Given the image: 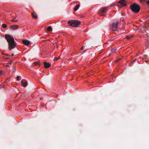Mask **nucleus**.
Returning <instances> with one entry per match:
<instances>
[{
  "label": "nucleus",
  "instance_id": "nucleus-21",
  "mask_svg": "<svg viewBox=\"0 0 149 149\" xmlns=\"http://www.w3.org/2000/svg\"><path fill=\"white\" fill-rule=\"evenodd\" d=\"M3 71L2 70L0 71V75H2L3 74Z\"/></svg>",
  "mask_w": 149,
  "mask_h": 149
},
{
  "label": "nucleus",
  "instance_id": "nucleus-14",
  "mask_svg": "<svg viewBox=\"0 0 149 149\" xmlns=\"http://www.w3.org/2000/svg\"><path fill=\"white\" fill-rule=\"evenodd\" d=\"M132 37V36L129 35L127 36H126V38L128 40H129Z\"/></svg>",
  "mask_w": 149,
  "mask_h": 149
},
{
  "label": "nucleus",
  "instance_id": "nucleus-9",
  "mask_svg": "<svg viewBox=\"0 0 149 149\" xmlns=\"http://www.w3.org/2000/svg\"><path fill=\"white\" fill-rule=\"evenodd\" d=\"M22 43L25 45H28L30 43V42L27 40H24L22 41Z\"/></svg>",
  "mask_w": 149,
  "mask_h": 149
},
{
  "label": "nucleus",
  "instance_id": "nucleus-28",
  "mask_svg": "<svg viewBox=\"0 0 149 149\" xmlns=\"http://www.w3.org/2000/svg\"><path fill=\"white\" fill-rule=\"evenodd\" d=\"M11 63H12V62H10V64H11Z\"/></svg>",
  "mask_w": 149,
  "mask_h": 149
},
{
  "label": "nucleus",
  "instance_id": "nucleus-5",
  "mask_svg": "<svg viewBox=\"0 0 149 149\" xmlns=\"http://www.w3.org/2000/svg\"><path fill=\"white\" fill-rule=\"evenodd\" d=\"M119 3L120 4L119 6L121 7L126 6L127 4L125 0H121L119 1Z\"/></svg>",
  "mask_w": 149,
  "mask_h": 149
},
{
  "label": "nucleus",
  "instance_id": "nucleus-15",
  "mask_svg": "<svg viewBox=\"0 0 149 149\" xmlns=\"http://www.w3.org/2000/svg\"><path fill=\"white\" fill-rule=\"evenodd\" d=\"M117 50L116 49H114L113 48H112L111 49V52L113 53H115V51Z\"/></svg>",
  "mask_w": 149,
  "mask_h": 149
},
{
  "label": "nucleus",
  "instance_id": "nucleus-26",
  "mask_svg": "<svg viewBox=\"0 0 149 149\" xmlns=\"http://www.w3.org/2000/svg\"><path fill=\"white\" fill-rule=\"evenodd\" d=\"M11 56H14V54H11Z\"/></svg>",
  "mask_w": 149,
  "mask_h": 149
},
{
  "label": "nucleus",
  "instance_id": "nucleus-10",
  "mask_svg": "<svg viewBox=\"0 0 149 149\" xmlns=\"http://www.w3.org/2000/svg\"><path fill=\"white\" fill-rule=\"evenodd\" d=\"M51 66V64L49 63L44 62V66L46 68H49Z\"/></svg>",
  "mask_w": 149,
  "mask_h": 149
},
{
  "label": "nucleus",
  "instance_id": "nucleus-3",
  "mask_svg": "<svg viewBox=\"0 0 149 149\" xmlns=\"http://www.w3.org/2000/svg\"><path fill=\"white\" fill-rule=\"evenodd\" d=\"M130 8L132 11L135 13H138L140 10V6L136 3L130 6Z\"/></svg>",
  "mask_w": 149,
  "mask_h": 149
},
{
  "label": "nucleus",
  "instance_id": "nucleus-30",
  "mask_svg": "<svg viewBox=\"0 0 149 149\" xmlns=\"http://www.w3.org/2000/svg\"><path fill=\"white\" fill-rule=\"evenodd\" d=\"M6 58L7 59H8L9 58Z\"/></svg>",
  "mask_w": 149,
  "mask_h": 149
},
{
  "label": "nucleus",
  "instance_id": "nucleus-20",
  "mask_svg": "<svg viewBox=\"0 0 149 149\" xmlns=\"http://www.w3.org/2000/svg\"><path fill=\"white\" fill-rule=\"evenodd\" d=\"M16 79L17 81H19V76H17L16 77Z\"/></svg>",
  "mask_w": 149,
  "mask_h": 149
},
{
  "label": "nucleus",
  "instance_id": "nucleus-17",
  "mask_svg": "<svg viewBox=\"0 0 149 149\" xmlns=\"http://www.w3.org/2000/svg\"><path fill=\"white\" fill-rule=\"evenodd\" d=\"M88 49V48H86L85 46H82L81 48V50H82L83 49Z\"/></svg>",
  "mask_w": 149,
  "mask_h": 149
},
{
  "label": "nucleus",
  "instance_id": "nucleus-4",
  "mask_svg": "<svg viewBox=\"0 0 149 149\" xmlns=\"http://www.w3.org/2000/svg\"><path fill=\"white\" fill-rule=\"evenodd\" d=\"M118 22L113 23H112V28L113 31H116L117 30L118 25Z\"/></svg>",
  "mask_w": 149,
  "mask_h": 149
},
{
  "label": "nucleus",
  "instance_id": "nucleus-25",
  "mask_svg": "<svg viewBox=\"0 0 149 149\" xmlns=\"http://www.w3.org/2000/svg\"><path fill=\"white\" fill-rule=\"evenodd\" d=\"M140 1H141V2H143V1H145V0H140Z\"/></svg>",
  "mask_w": 149,
  "mask_h": 149
},
{
  "label": "nucleus",
  "instance_id": "nucleus-19",
  "mask_svg": "<svg viewBox=\"0 0 149 149\" xmlns=\"http://www.w3.org/2000/svg\"><path fill=\"white\" fill-rule=\"evenodd\" d=\"M11 21L13 22H17V20H15L14 19H13L12 20H11Z\"/></svg>",
  "mask_w": 149,
  "mask_h": 149
},
{
  "label": "nucleus",
  "instance_id": "nucleus-12",
  "mask_svg": "<svg viewBox=\"0 0 149 149\" xmlns=\"http://www.w3.org/2000/svg\"><path fill=\"white\" fill-rule=\"evenodd\" d=\"M80 6L79 4H77V5L74 7V10L75 11H77L78 9L79 8V7Z\"/></svg>",
  "mask_w": 149,
  "mask_h": 149
},
{
  "label": "nucleus",
  "instance_id": "nucleus-22",
  "mask_svg": "<svg viewBox=\"0 0 149 149\" xmlns=\"http://www.w3.org/2000/svg\"><path fill=\"white\" fill-rule=\"evenodd\" d=\"M88 49H88H85L83 51V52H86Z\"/></svg>",
  "mask_w": 149,
  "mask_h": 149
},
{
  "label": "nucleus",
  "instance_id": "nucleus-27",
  "mask_svg": "<svg viewBox=\"0 0 149 149\" xmlns=\"http://www.w3.org/2000/svg\"><path fill=\"white\" fill-rule=\"evenodd\" d=\"M148 3L149 4V1H148Z\"/></svg>",
  "mask_w": 149,
  "mask_h": 149
},
{
  "label": "nucleus",
  "instance_id": "nucleus-13",
  "mask_svg": "<svg viewBox=\"0 0 149 149\" xmlns=\"http://www.w3.org/2000/svg\"><path fill=\"white\" fill-rule=\"evenodd\" d=\"M47 30L48 31H52V28L51 26H49L47 28Z\"/></svg>",
  "mask_w": 149,
  "mask_h": 149
},
{
  "label": "nucleus",
  "instance_id": "nucleus-11",
  "mask_svg": "<svg viewBox=\"0 0 149 149\" xmlns=\"http://www.w3.org/2000/svg\"><path fill=\"white\" fill-rule=\"evenodd\" d=\"M32 17L34 19H36L37 18L36 14L35 13H33L31 14Z\"/></svg>",
  "mask_w": 149,
  "mask_h": 149
},
{
  "label": "nucleus",
  "instance_id": "nucleus-18",
  "mask_svg": "<svg viewBox=\"0 0 149 149\" xmlns=\"http://www.w3.org/2000/svg\"><path fill=\"white\" fill-rule=\"evenodd\" d=\"M60 58V56H59L58 57H55L54 58V61H56L57 60L59 59Z\"/></svg>",
  "mask_w": 149,
  "mask_h": 149
},
{
  "label": "nucleus",
  "instance_id": "nucleus-7",
  "mask_svg": "<svg viewBox=\"0 0 149 149\" xmlns=\"http://www.w3.org/2000/svg\"><path fill=\"white\" fill-rule=\"evenodd\" d=\"M21 84L24 87H26L28 85L27 81L25 80L24 79H23L21 81Z\"/></svg>",
  "mask_w": 149,
  "mask_h": 149
},
{
  "label": "nucleus",
  "instance_id": "nucleus-2",
  "mask_svg": "<svg viewBox=\"0 0 149 149\" xmlns=\"http://www.w3.org/2000/svg\"><path fill=\"white\" fill-rule=\"evenodd\" d=\"M69 25L73 27H76L80 24L81 22L78 20H71L68 22Z\"/></svg>",
  "mask_w": 149,
  "mask_h": 149
},
{
  "label": "nucleus",
  "instance_id": "nucleus-6",
  "mask_svg": "<svg viewBox=\"0 0 149 149\" xmlns=\"http://www.w3.org/2000/svg\"><path fill=\"white\" fill-rule=\"evenodd\" d=\"M108 10L107 7H105L102 8L100 10V12L101 13H105Z\"/></svg>",
  "mask_w": 149,
  "mask_h": 149
},
{
  "label": "nucleus",
  "instance_id": "nucleus-8",
  "mask_svg": "<svg viewBox=\"0 0 149 149\" xmlns=\"http://www.w3.org/2000/svg\"><path fill=\"white\" fill-rule=\"evenodd\" d=\"M18 27V26L17 25H13L10 26V29L11 30H14L17 29Z\"/></svg>",
  "mask_w": 149,
  "mask_h": 149
},
{
  "label": "nucleus",
  "instance_id": "nucleus-1",
  "mask_svg": "<svg viewBox=\"0 0 149 149\" xmlns=\"http://www.w3.org/2000/svg\"><path fill=\"white\" fill-rule=\"evenodd\" d=\"M5 38L8 43V48L10 50L14 48L16 45L14 38L9 35H6Z\"/></svg>",
  "mask_w": 149,
  "mask_h": 149
},
{
  "label": "nucleus",
  "instance_id": "nucleus-31",
  "mask_svg": "<svg viewBox=\"0 0 149 149\" xmlns=\"http://www.w3.org/2000/svg\"><path fill=\"white\" fill-rule=\"evenodd\" d=\"M102 15H102H101V16H102V15Z\"/></svg>",
  "mask_w": 149,
  "mask_h": 149
},
{
  "label": "nucleus",
  "instance_id": "nucleus-23",
  "mask_svg": "<svg viewBox=\"0 0 149 149\" xmlns=\"http://www.w3.org/2000/svg\"><path fill=\"white\" fill-rule=\"evenodd\" d=\"M2 54H4L6 56H8V55L7 54H4V53H2Z\"/></svg>",
  "mask_w": 149,
  "mask_h": 149
},
{
  "label": "nucleus",
  "instance_id": "nucleus-29",
  "mask_svg": "<svg viewBox=\"0 0 149 149\" xmlns=\"http://www.w3.org/2000/svg\"><path fill=\"white\" fill-rule=\"evenodd\" d=\"M6 66L7 67H9V65H7Z\"/></svg>",
  "mask_w": 149,
  "mask_h": 149
},
{
  "label": "nucleus",
  "instance_id": "nucleus-16",
  "mask_svg": "<svg viewBox=\"0 0 149 149\" xmlns=\"http://www.w3.org/2000/svg\"><path fill=\"white\" fill-rule=\"evenodd\" d=\"M3 27L4 28H6L7 27V25L6 24H3L2 25Z\"/></svg>",
  "mask_w": 149,
  "mask_h": 149
},
{
  "label": "nucleus",
  "instance_id": "nucleus-24",
  "mask_svg": "<svg viewBox=\"0 0 149 149\" xmlns=\"http://www.w3.org/2000/svg\"><path fill=\"white\" fill-rule=\"evenodd\" d=\"M35 63L36 65H39L38 63L37 62H36V63Z\"/></svg>",
  "mask_w": 149,
  "mask_h": 149
}]
</instances>
